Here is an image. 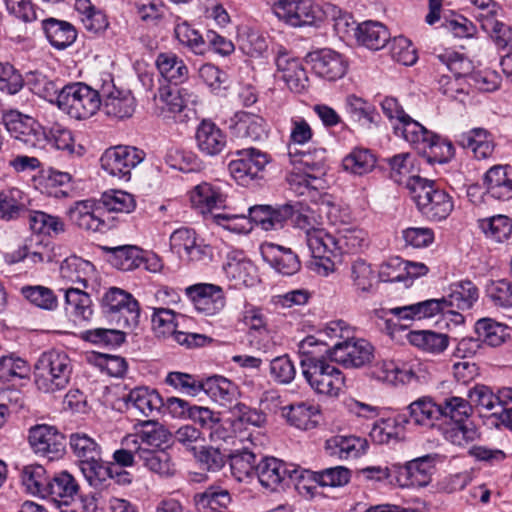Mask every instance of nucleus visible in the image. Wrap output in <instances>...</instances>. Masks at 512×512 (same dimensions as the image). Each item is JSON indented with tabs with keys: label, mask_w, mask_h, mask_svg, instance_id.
<instances>
[{
	"label": "nucleus",
	"mask_w": 512,
	"mask_h": 512,
	"mask_svg": "<svg viewBox=\"0 0 512 512\" xmlns=\"http://www.w3.org/2000/svg\"><path fill=\"white\" fill-rule=\"evenodd\" d=\"M73 372L72 360L65 351L51 349L40 355L34 367L38 390L55 393L64 390Z\"/></svg>",
	"instance_id": "nucleus-1"
},
{
	"label": "nucleus",
	"mask_w": 512,
	"mask_h": 512,
	"mask_svg": "<svg viewBox=\"0 0 512 512\" xmlns=\"http://www.w3.org/2000/svg\"><path fill=\"white\" fill-rule=\"evenodd\" d=\"M407 188L420 213L431 221L446 219L454 209L452 197L432 180L411 177Z\"/></svg>",
	"instance_id": "nucleus-2"
},
{
	"label": "nucleus",
	"mask_w": 512,
	"mask_h": 512,
	"mask_svg": "<svg viewBox=\"0 0 512 512\" xmlns=\"http://www.w3.org/2000/svg\"><path fill=\"white\" fill-rule=\"evenodd\" d=\"M69 444L90 485L97 486L112 475L113 467L103 462L101 446L92 437L76 432L70 435Z\"/></svg>",
	"instance_id": "nucleus-3"
},
{
	"label": "nucleus",
	"mask_w": 512,
	"mask_h": 512,
	"mask_svg": "<svg viewBox=\"0 0 512 512\" xmlns=\"http://www.w3.org/2000/svg\"><path fill=\"white\" fill-rule=\"evenodd\" d=\"M57 106L74 119L90 118L101 106V90H94L82 82L67 84L60 89Z\"/></svg>",
	"instance_id": "nucleus-4"
},
{
	"label": "nucleus",
	"mask_w": 512,
	"mask_h": 512,
	"mask_svg": "<svg viewBox=\"0 0 512 512\" xmlns=\"http://www.w3.org/2000/svg\"><path fill=\"white\" fill-rule=\"evenodd\" d=\"M302 374L311 388L318 394L338 396L345 378L334 365L322 358L301 359Z\"/></svg>",
	"instance_id": "nucleus-5"
},
{
	"label": "nucleus",
	"mask_w": 512,
	"mask_h": 512,
	"mask_svg": "<svg viewBox=\"0 0 512 512\" xmlns=\"http://www.w3.org/2000/svg\"><path fill=\"white\" fill-rule=\"evenodd\" d=\"M103 312L120 328H134L139 321L140 309L137 300L128 292L111 287L102 297Z\"/></svg>",
	"instance_id": "nucleus-6"
},
{
	"label": "nucleus",
	"mask_w": 512,
	"mask_h": 512,
	"mask_svg": "<svg viewBox=\"0 0 512 512\" xmlns=\"http://www.w3.org/2000/svg\"><path fill=\"white\" fill-rule=\"evenodd\" d=\"M179 319H184V317L177 315L171 309L154 308L152 315L153 331L158 337L172 336L176 342L188 348L203 347L212 342V338L204 334L178 331Z\"/></svg>",
	"instance_id": "nucleus-7"
},
{
	"label": "nucleus",
	"mask_w": 512,
	"mask_h": 512,
	"mask_svg": "<svg viewBox=\"0 0 512 512\" xmlns=\"http://www.w3.org/2000/svg\"><path fill=\"white\" fill-rule=\"evenodd\" d=\"M2 121L8 133L29 148H44L47 135L43 127L31 116L18 110L3 113Z\"/></svg>",
	"instance_id": "nucleus-8"
},
{
	"label": "nucleus",
	"mask_w": 512,
	"mask_h": 512,
	"mask_svg": "<svg viewBox=\"0 0 512 512\" xmlns=\"http://www.w3.org/2000/svg\"><path fill=\"white\" fill-rule=\"evenodd\" d=\"M229 184L220 179L201 182L190 191L191 206L200 214L213 218L215 210L225 209Z\"/></svg>",
	"instance_id": "nucleus-9"
},
{
	"label": "nucleus",
	"mask_w": 512,
	"mask_h": 512,
	"mask_svg": "<svg viewBox=\"0 0 512 512\" xmlns=\"http://www.w3.org/2000/svg\"><path fill=\"white\" fill-rule=\"evenodd\" d=\"M273 12L293 27L314 25L323 18L321 7L313 0H280L275 2Z\"/></svg>",
	"instance_id": "nucleus-10"
},
{
	"label": "nucleus",
	"mask_w": 512,
	"mask_h": 512,
	"mask_svg": "<svg viewBox=\"0 0 512 512\" xmlns=\"http://www.w3.org/2000/svg\"><path fill=\"white\" fill-rule=\"evenodd\" d=\"M145 158V153L133 146L119 145L108 148L102 155L101 167L111 176L129 180L131 171Z\"/></svg>",
	"instance_id": "nucleus-11"
},
{
	"label": "nucleus",
	"mask_w": 512,
	"mask_h": 512,
	"mask_svg": "<svg viewBox=\"0 0 512 512\" xmlns=\"http://www.w3.org/2000/svg\"><path fill=\"white\" fill-rule=\"evenodd\" d=\"M373 351V346L367 340L351 337L347 341L333 342L329 358L344 367L358 368L372 360Z\"/></svg>",
	"instance_id": "nucleus-12"
},
{
	"label": "nucleus",
	"mask_w": 512,
	"mask_h": 512,
	"mask_svg": "<svg viewBox=\"0 0 512 512\" xmlns=\"http://www.w3.org/2000/svg\"><path fill=\"white\" fill-rule=\"evenodd\" d=\"M307 246L312 257L316 260V270L319 274L328 276L335 271L334 257H337V243L335 235L324 229L308 232Z\"/></svg>",
	"instance_id": "nucleus-13"
},
{
	"label": "nucleus",
	"mask_w": 512,
	"mask_h": 512,
	"mask_svg": "<svg viewBox=\"0 0 512 512\" xmlns=\"http://www.w3.org/2000/svg\"><path fill=\"white\" fill-rule=\"evenodd\" d=\"M238 159L232 160L229 165L231 176L242 186H247L258 178L269 163L266 153L255 148L237 151Z\"/></svg>",
	"instance_id": "nucleus-14"
},
{
	"label": "nucleus",
	"mask_w": 512,
	"mask_h": 512,
	"mask_svg": "<svg viewBox=\"0 0 512 512\" xmlns=\"http://www.w3.org/2000/svg\"><path fill=\"white\" fill-rule=\"evenodd\" d=\"M135 433L127 435L122 440V445L134 449L135 452L141 449L156 450L165 449L172 434L160 423L155 421H143Z\"/></svg>",
	"instance_id": "nucleus-15"
},
{
	"label": "nucleus",
	"mask_w": 512,
	"mask_h": 512,
	"mask_svg": "<svg viewBox=\"0 0 512 512\" xmlns=\"http://www.w3.org/2000/svg\"><path fill=\"white\" fill-rule=\"evenodd\" d=\"M438 455L428 454L408 461L405 465L394 464L397 481L402 487H424L431 482Z\"/></svg>",
	"instance_id": "nucleus-16"
},
{
	"label": "nucleus",
	"mask_w": 512,
	"mask_h": 512,
	"mask_svg": "<svg viewBox=\"0 0 512 512\" xmlns=\"http://www.w3.org/2000/svg\"><path fill=\"white\" fill-rule=\"evenodd\" d=\"M101 105L108 117L124 120L133 115L136 101L130 91L118 89L109 81L101 87Z\"/></svg>",
	"instance_id": "nucleus-17"
},
{
	"label": "nucleus",
	"mask_w": 512,
	"mask_h": 512,
	"mask_svg": "<svg viewBox=\"0 0 512 512\" xmlns=\"http://www.w3.org/2000/svg\"><path fill=\"white\" fill-rule=\"evenodd\" d=\"M274 54L279 77L291 91L303 92L308 87L309 80L299 59L292 57L289 51L281 45L276 47Z\"/></svg>",
	"instance_id": "nucleus-18"
},
{
	"label": "nucleus",
	"mask_w": 512,
	"mask_h": 512,
	"mask_svg": "<svg viewBox=\"0 0 512 512\" xmlns=\"http://www.w3.org/2000/svg\"><path fill=\"white\" fill-rule=\"evenodd\" d=\"M296 465L288 464L274 457H265L256 465V475L262 487L278 491L288 485Z\"/></svg>",
	"instance_id": "nucleus-19"
},
{
	"label": "nucleus",
	"mask_w": 512,
	"mask_h": 512,
	"mask_svg": "<svg viewBox=\"0 0 512 512\" xmlns=\"http://www.w3.org/2000/svg\"><path fill=\"white\" fill-rule=\"evenodd\" d=\"M29 443L36 454L50 460L60 457L65 451V437L54 426L42 424L29 431Z\"/></svg>",
	"instance_id": "nucleus-20"
},
{
	"label": "nucleus",
	"mask_w": 512,
	"mask_h": 512,
	"mask_svg": "<svg viewBox=\"0 0 512 512\" xmlns=\"http://www.w3.org/2000/svg\"><path fill=\"white\" fill-rule=\"evenodd\" d=\"M185 292L196 310L206 316L216 315L225 307L224 292L218 285L198 283L187 287Z\"/></svg>",
	"instance_id": "nucleus-21"
},
{
	"label": "nucleus",
	"mask_w": 512,
	"mask_h": 512,
	"mask_svg": "<svg viewBox=\"0 0 512 512\" xmlns=\"http://www.w3.org/2000/svg\"><path fill=\"white\" fill-rule=\"evenodd\" d=\"M313 72L327 81H336L345 76L348 62L340 53L331 49H322L309 54Z\"/></svg>",
	"instance_id": "nucleus-22"
},
{
	"label": "nucleus",
	"mask_w": 512,
	"mask_h": 512,
	"mask_svg": "<svg viewBox=\"0 0 512 512\" xmlns=\"http://www.w3.org/2000/svg\"><path fill=\"white\" fill-rule=\"evenodd\" d=\"M95 277L94 265L77 256L67 257L60 265L59 281L65 287L88 289Z\"/></svg>",
	"instance_id": "nucleus-23"
},
{
	"label": "nucleus",
	"mask_w": 512,
	"mask_h": 512,
	"mask_svg": "<svg viewBox=\"0 0 512 512\" xmlns=\"http://www.w3.org/2000/svg\"><path fill=\"white\" fill-rule=\"evenodd\" d=\"M102 210L98 201L94 199H85L76 201L67 211L71 223L80 229L92 232L102 231L106 224L101 219L99 212Z\"/></svg>",
	"instance_id": "nucleus-24"
},
{
	"label": "nucleus",
	"mask_w": 512,
	"mask_h": 512,
	"mask_svg": "<svg viewBox=\"0 0 512 512\" xmlns=\"http://www.w3.org/2000/svg\"><path fill=\"white\" fill-rule=\"evenodd\" d=\"M456 143L471 153L477 160L491 158L496 147L494 135L480 127L459 134Z\"/></svg>",
	"instance_id": "nucleus-25"
},
{
	"label": "nucleus",
	"mask_w": 512,
	"mask_h": 512,
	"mask_svg": "<svg viewBox=\"0 0 512 512\" xmlns=\"http://www.w3.org/2000/svg\"><path fill=\"white\" fill-rule=\"evenodd\" d=\"M261 254L263 259L282 275H293L301 267L298 256L290 248L272 242L261 245Z\"/></svg>",
	"instance_id": "nucleus-26"
},
{
	"label": "nucleus",
	"mask_w": 512,
	"mask_h": 512,
	"mask_svg": "<svg viewBox=\"0 0 512 512\" xmlns=\"http://www.w3.org/2000/svg\"><path fill=\"white\" fill-rule=\"evenodd\" d=\"M223 270L226 277L234 282L235 287H251L258 281L256 267L239 252L227 255Z\"/></svg>",
	"instance_id": "nucleus-27"
},
{
	"label": "nucleus",
	"mask_w": 512,
	"mask_h": 512,
	"mask_svg": "<svg viewBox=\"0 0 512 512\" xmlns=\"http://www.w3.org/2000/svg\"><path fill=\"white\" fill-rule=\"evenodd\" d=\"M128 410L150 417L160 412L164 402L160 394L147 387H136L123 397Z\"/></svg>",
	"instance_id": "nucleus-28"
},
{
	"label": "nucleus",
	"mask_w": 512,
	"mask_h": 512,
	"mask_svg": "<svg viewBox=\"0 0 512 512\" xmlns=\"http://www.w3.org/2000/svg\"><path fill=\"white\" fill-rule=\"evenodd\" d=\"M198 149L206 156L220 154L227 145L226 134L213 122L204 120L195 135Z\"/></svg>",
	"instance_id": "nucleus-29"
},
{
	"label": "nucleus",
	"mask_w": 512,
	"mask_h": 512,
	"mask_svg": "<svg viewBox=\"0 0 512 512\" xmlns=\"http://www.w3.org/2000/svg\"><path fill=\"white\" fill-rule=\"evenodd\" d=\"M325 449L333 457L345 460L357 459L366 453L368 442L364 438L353 435H337L326 440Z\"/></svg>",
	"instance_id": "nucleus-30"
},
{
	"label": "nucleus",
	"mask_w": 512,
	"mask_h": 512,
	"mask_svg": "<svg viewBox=\"0 0 512 512\" xmlns=\"http://www.w3.org/2000/svg\"><path fill=\"white\" fill-rule=\"evenodd\" d=\"M393 129L397 136H401L411 145L424 152L427 150L428 146L433 145V141H435V134L412 119L409 115L399 123H394Z\"/></svg>",
	"instance_id": "nucleus-31"
},
{
	"label": "nucleus",
	"mask_w": 512,
	"mask_h": 512,
	"mask_svg": "<svg viewBox=\"0 0 512 512\" xmlns=\"http://www.w3.org/2000/svg\"><path fill=\"white\" fill-rule=\"evenodd\" d=\"M487 192L491 197L506 201L512 199V167L495 165L485 174Z\"/></svg>",
	"instance_id": "nucleus-32"
},
{
	"label": "nucleus",
	"mask_w": 512,
	"mask_h": 512,
	"mask_svg": "<svg viewBox=\"0 0 512 512\" xmlns=\"http://www.w3.org/2000/svg\"><path fill=\"white\" fill-rule=\"evenodd\" d=\"M478 289L469 280L453 283L450 292L443 297L446 313L455 314L456 310H468L478 299Z\"/></svg>",
	"instance_id": "nucleus-33"
},
{
	"label": "nucleus",
	"mask_w": 512,
	"mask_h": 512,
	"mask_svg": "<svg viewBox=\"0 0 512 512\" xmlns=\"http://www.w3.org/2000/svg\"><path fill=\"white\" fill-rule=\"evenodd\" d=\"M78 496V485L73 476L67 472L56 475L49 480L44 498L58 504V506H68Z\"/></svg>",
	"instance_id": "nucleus-34"
},
{
	"label": "nucleus",
	"mask_w": 512,
	"mask_h": 512,
	"mask_svg": "<svg viewBox=\"0 0 512 512\" xmlns=\"http://www.w3.org/2000/svg\"><path fill=\"white\" fill-rule=\"evenodd\" d=\"M39 20L47 40L56 49H65L75 42L77 32L69 22L44 16Z\"/></svg>",
	"instance_id": "nucleus-35"
},
{
	"label": "nucleus",
	"mask_w": 512,
	"mask_h": 512,
	"mask_svg": "<svg viewBox=\"0 0 512 512\" xmlns=\"http://www.w3.org/2000/svg\"><path fill=\"white\" fill-rule=\"evenodd\" d=\"M155 65L160 75L173 85H180L189 78V69L184 60L173 52L159 53Z\"/></svg>",
	"instance_id": "nucleus-36"
},
{
	"label": "nucleus",
	"mask_w": 512,
	"mask_h": 512,
	"mask_svg": "<svg viewBox=\"0 0 512 512\" xmlns=\"http://www.w3.org/2000/svg\"><path fill=\"white\" fill-rule=\"evenodd\" d=\"M232 501L229 491L220 485H210L204 491L194 495V504L198 512H218L227 510Z\"/></svg>",
	"instance_id": "nucleus-37"
},
{
	"label": "nucleus",
	"mask_w": 512,
	"mask_h": 512,
	"mask_svg": "<svg viewBox=\"0 0 512 512\" xmlns=\"http://www.w3.org/2000/svg\"><path fill=\"white\" fill-rule=\"evenodd\" d=\"M289 189L298 196H305L316 202L325 189V181L318 176H312L309 172H291L287 176Z\"/></svg>",
	"instance_id": "nucleus-38"
},
{
	"label": "nucleus",
	"mask_w": 512,
	"mask_h": 512,
	"mask_svg": "<svg viewBox=\"0 0 512 512\" xmlns=\"http://www.w3.org/2000/svg\"><path fill=\"white\" fill-rule=\"evenodd\" d=\"M65 292V309L76 321H88L93 315L92 300L84 288L62 287Z\"/></svg>",
	"instance_id": "nucleus-39"
},
{
	"label": "nucleus",
	"mask_w": 512,
	"mask_h": 512,
	"mask_svg": "<svg viewBox=\"0 0 512 512\" xmlns=\"http://www.w3.org/2000/svg\"><path fill=\"white\" fill-rule=\"evenodd\" d=\"M214 402L227 406L236 400L238 387L229 379L214 375L203 381V390Z\"/></svg>",
	"instance_id": "nucleus-40"
},
{
	"label": "nucleus",
	"mask_w": 512,
	"mask_h": 512,
	"mask_svg": "<svg viewBox=\"0 0 512 512\" xmlns=\"http://www.w3.org/2000/svg\"><path fill=\"white\" fill-rule=\"evenodd\" d=\"M140 462L150 472L161 477H168L174 474L175 467L171 456L166 449L145 450L135 452Z\"/></svg>",
	"instance_id": "nucleus-41"
},
{
	"label": "nucleus",
	"mask_w": 512,
	"mask_h": 512,
	"mask_svg": "<svg viewBox=\"0 0 512 512\" xmlns=\"http://www.w3.org/2000/svg\"><path fill=\"white\" fill-rule=\"evenodd\" d=\"M355 38L361 45L371 50H379L386 45L390 34L382 23L365 21L356 26Z\"/></svg>",
	"instance_id": "nucleus-42"
},
{
	"label": "nucleus",
	"mask_w": 512,
	"mask_h": 512,
	"mask_svg": "<svg viewBox=\"0 0 512 512\" xmlns=\"http://www.w3.org/2000/svg\"><path fill=\"white\" fill-rule=\"evenodd\" d=\"M194 95L186 88H180L178 85L161 86L158 90V100L161 108L166 109L172 114L183 112L189 103L194 102Z\"/></svg>",
	"instance_id": "nucleus-43"
},
{
	"label": "nucleus",
	"mask_w": 512,
	"mask_h": 512,
	"mask_svg": "<svg viewBox=\"0 0 512 512\" xmlns=\"http://www.w3.org/2000/svg\"><path fill=\"white\" fill-rule=\"evenodd\" d=\"M409 417L416 425L432 427L441 418V410L431 397L423 396L407 407Z\"/></svg>",
	"instance_id": "nucleus-44"
},
{
	"label": "nucleus",
	"mask_w": 512,
	"mask_h": 512,
	"mask_svg": "<svg viewBox=\"0 0 512 512\" xmlns=\"http://www.w3.org/2000/svg\"><path fill=\"white\" fill-rule=\"evenodd\" d=\"M407 339L411 345L430 354H440L449 345V338L446 334L430 330L410 331L407 334Z\"/></svg>",
	"instance_id": "nucleus-45"
},
{
	"label": "nucleus",
	"mask_w": 512,
	"mask_h": 512,
	"mask_svg": "<svg viewBox=\"0 0 512 512\" xmlns=\"http://www.w3.org/2000/svg\"><path fill=\"white\" fill-rule=\"evenodd\" d=\"M27 209V197L18 188L0 191V219L10 221L17 219Z\"/></svg>",
	"instance_id": "nucleus-46"
},
{
	"label": "nucleus",
	"mask_w": 512,
	"mask_h": 512,
	"mask_svg": "<svg viewBox=\"0 0 512 512\" xmlns=\"http://www.w3.org/2000/svg\"><path fill=\"white\" fill-rule=\"evenodd\" d=\"M235 130L239 137L251 141H261L267 138L268 129L266 121L259 115L248 112L238 114Z\"/></svg>",
	"instance_id": "nucleus-47"
},
{
	"label": "nucleus",
	"mask_w": 512,
	"mask_h": 512,
	"mask_svg": "<svg viewBox=\"0 0 512 512\" xmlns=\"http://www.w3.org/2000/svg\"><path fill=\"white\" fill-rule=\"evenodd\" d=\"M491 37L496 47L506 52L501 58L500 65L504 75L512 81V30L505 24L496 22Z\"/></svg>",
	"instance_id": "nucleus-48"
},
{
	"label": "nucleus",
	"mask_w": 512,
	"mask_h": 512,
	"mask_svg": "<svg viewBox=\"0 0 512 512\" xmlns=\"http://www.w3.org/2000/svg\"><path fill=\"white\" fill-rule=\"evenodd\" d=\"M346 109L350 117L366 129L377 124L378 113L375 107L354 94L346 97Z\"/></svg>",
	"instance_id": "nucleus-49"
},
{
	"label": "nucleus",
	"mask_w": 512,
	"mask_h": 512,
	"mask_svg": "<svg viewBox=\"0 0 512 512\" xmlns=\"http://www.w3.org/2000/svg\"><path fill=\"white\" fill-rule=\"evenodd\" d=\"M475 332L480 342L491 347L502 345L509 333L507 326L494 321L491 318H482L475 323Z\"/></svg>",
	"instance_id": "nucleus-50"
},
{
	"label": "nucleus",
	"mask_w": 512,
	"mask_h": 512,
	"mask_svg": "<svg viewBox=\"0 0 512 512\" xmlns=\"http://www.w3.org/2000/svg\"><path fill=\"white\" fill-rule=\"evenodd\" d=\"M337 255L361 252L368 246L367 233L359 228H344L335 235Z\"/></svg>",
	"instance_id": "nucleus-51"
},
{
	"label": "nucleus",
	"mask_w": 512,
	"mask_h": 512,
	"mask_svg": "<svg viewBox=\"0 0 512 512\" xmlns=\"http://www.w3.org/2000/svg\"><path fill=\"white\" fill-rule=\"evenodd\" d=\"M97 201L102 210L108 212L131 213L136 208L134 196L123 190L106 191Z\"/></svg>",
	"instance_id": "nucleus-52"
},
{
	"label": "nucleus",
	"mask_w": 512,
	"mask_h": 512,
	"mask_svg": "<svg viewBox=\"0 0 512 512\" xmlns=\"http://www.w3.org/2000/svg\"><path fill=\"white\" fill-rule=\"evenodd\" d=\"M284 415L291 425L301 430L313 429L318 423V409L303 402L290 405Z\"/></svg>",
	"instance_id": "nucleus-53"
},
{
	"label": "nucleus",
	"mask_w": 512,
	"mask_h": 512,
	"mask_svg": "<svg viewBox=\"0 0 512 512\" xmlns=\"http://www.w3.org/2000/svg\"><path fill=\"white\" fill-rule=\"evenodd\" d=\"M21 480L30 494L44 498L49 479L43 466L38 464L24 466Z\"/></svg>",
	"instance_id": "nucleus-54"
},
{
	"label": "nucleus",
	"mask_w": 512,
	"mask_h": 512,
	"mask_svg": "<svg viewBox=\"0 0 512 512\" xmlns=\"http://www.w3.org/2000/svg\"><path fill=\"white\" fill-rule=\"evenodd\" d=\"M21 295L32 305L43 310L53 311L58 307L54 291L42 285H27L20 289Z\"/></svg>",
	"instance_id": "nucleus-55"
},
{
	"label": "nucleus",
	"mask_w": 512,
	"mask_h": 512,
	"mask_svg": "<svg viewBox=\"0 0 512 512\" xmlns=\"http://www.w3.org/2000/svg\"><path fill=\"white\" fill-rule=\"evenodd\" d=\"M443 434L447 441L460 447L467 446L479 438L478 430L467 420L448 424Z\"/></svg>",
	"instance_id": "nucleus-56"
},
{
	"label": "nucleus",
	"mask_w": 512,
	"mask_h": 512,
	"mask_svg": "<svg viewBox=\"0 0 512 512\" xmlns=\"http://www.w3.org/2000/svg\"><path fill=\"white\" fill-rule=\"evenodd\" d=\"M375 164V156L370 150L363 148L352 150L342 162L344 170L360 176L371 172Z\"/></svg>",
	"instance_id": "nucleus-57"
},
{
	"label": "nucleus",
	"mask_w": 512,
	"mask_h": 512,
	"mask_svg": "<svg viewBox=\"0 0 512 512\" xmlns=\"http://www.w3.org/2000/svg\"><path fill=\"white\" fill-rule=\"evenodd\" d=\"M478 226L486 237L496 242H503L512 234V222L505 215H495L480 219Z\"/></svg>",
	"instance_id": "nucleus-58"
},
{
	"label": "nucleus",
	"mask_w": 512,
	"mask_h": 512,
	"mask_svg": "<svg viewBox=\"0 0 512 512\" xmlns=\"http://www.w3.org/2000/svg\"><path fill=\"white\" fill-rule=\"evenodd\" d=\"M111 263L122 271H132L143 263L142 251L136 246H118L111 249Z\"/></svg>",
	"instance_id": "nucleus-59"
},
{
	"label": "nucleus",
	"mask_w": 512,
	"mask_h": 512,
	"mask_svg": "<svg viewBox=\"0 0 512 512\" xmlns=\"http://www.w3.org/2000/svg\"><path fill=\"white\" fill-rule=\"evenodd\" d=\"M174 34L179 43L188 48L194 54L204 55L206 53L207 44L205 39L186 21L175 25Z\"/></svg>",
	"instance_id": "nucleus-60"
},
{
	"label": "nucleus",
	"mask_w": 512,
	"mask_h": 512,
	"mask_svg": "<svg viewBox=\"0 0 512 512\" xmlns=\"http://www.w3.org/2000/svg\"><path fill=\"white\" fill-rule=\"evenodd\" d=\"M29 220L31 229L36 233L53 236L59 235L65 231V224L59 217L49 215L42 211L31 213Z\"/></svg>",
	"instance_id": "nucleus-61"
},
{
	"label": "nucleus",
	"mask_w": 512,
	"mask_h": 512,
	"mask_svg": "<svg viewBox=\"0 0 512 512\" xmlns=\"http://www.w3.org/2000/svg\"><path fill=\"white\" fill-rule=\"evenodd\" d=\"M203 381L194 375L173 371L166 376L165 382L188 396H197L203 390Z\"/></svg>",
	"instance_id": "nucleus-62"
},
{
	"label": "nucleus",
	"mask_w": 512,
	"mask_h": 512,
	"mask_svg": "<svg viewBox=\"0 0 512 512\" xmlns=\"http://www.w3.org/2000/svg\"><path fill=\"white\" fill-rule=\"evenodd\" d=\"M8 13L18 20L29 23L44 16V11L38 8L32 0H3Z\"/></svg>",
	"instance_id": "nucleus-63"
},
{
	"label": "nucleus",
	"mask_w": 512,
	"mask_h": 512,
	"mask_svg": "<svg viewBox=\"0 0 512 512\" xmlns=\"http://www.w3.org/2000/svg\"><path fill=\"white\" fill-rule=\"evenodd\" d=\"M486 296L497 307H512V282L506 279L491 281L486 286Z\"/></svg>",
	"instance_id": "nucleus-64"
}]
</instances>
